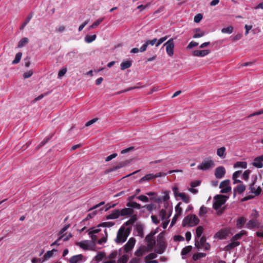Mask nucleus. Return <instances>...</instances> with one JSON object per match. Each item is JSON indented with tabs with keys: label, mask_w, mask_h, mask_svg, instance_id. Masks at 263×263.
<instances>
[{
	"label": "nucleus",
	"mask_w": 263,
	"mask_h": 263,
	"mask_svg": "<svg viewBox=\"0 0 263 263\" xmlns=\"http://www.w3.org/2000/svg\"><path fill=\"white\" fill-rule=\"evenodd\" d=\"M199 219L195 215H189L183 219L182 226L185 227L187 226L193 227L198 224Z\"/></svg>",
	"instance_id": "obj_1"
},
{
	"label": "nucleus",
	"mask_w": 263,
	"mask_h": 263,
	"mask_svg": "<svg viewBox=\"0 0 263 263\" xmlns=\"http://www.w3.org/2000/svg\"><path fill=\"white\" fill-rule=\"evenodd\" d=\"M195 246L198 250L202 248H204L205 250H209L211 248L210 245L206 242V238L204 236L200 239L195 238Z\"/></svg>",
	"instance_id": "obj_2"
},
{
	"label": "nucleus",
	"mask_w": 263,
	"mask_h": 263,
	"mask_svg": "<svg viewBox=\"0 0 263 263\" xmlns=\"http://www.w3.org/2000/svg\"><path fill=\"white\" fill-rule=\"evenodd\" d=\"M228 197L223 195H217L214 199L215 200L213 203V207L215 210H219L220 207L224 204L226 201Z\"/></svg>",
	"instance_id": "obj_3"
},
{
	"label": "nucleus",
	"mask_w": 263,
	"mask_h": 263,
	"mask_svg": "<svg viewBox=\"0 0 263 263\" xmlns=\"http://www.w3.org/2000/svg\"><path fill=\"white\" fill-rule=\"evenodd\" d=\"M157 233V230L154 231H152L147 235L145 239L147 242V249L148 251H151L153 250L154 246L156 244L155 239L154 238V236Z\"/></svg>",
	"instance_id": "obj_4"
},
{
	"label": "nucleus",
	"mask_w": 263,
	"mask_h": 263,
	"mask_svg": "<svg viewBox=\"0 0 263 263\" xmlns=\"http://www.w3.org/2000/svg\"><path fill=\"white\" fill-rule=\"evenodd\" d=\"M129 232L127 230L125 231V228H121L117 233L116 241L118 243L124 242L128 236Z\"/></svg>",
	"instance_id": "obj_5"
},
{
	"label": "nucleus",
	"mask_w": 263,
	"mask_h": 263,
	"mask_svg": "<svg viewBox=\"0 0 263 263\" xmlns=\"http://www.w3.org/2000/svg\"><path fill=\"white\" fill-rule=\"evenodd\" d=\"M215 166V163L211 158H207L203 160L201 163L198 166V169L205 171Z\"/></svg>",
	"instance_id": "obj_6"
},
{
	"label": "nucleus",
	"mask_w": 263,
	"mask_h": 263,
	"mask_svg": "<svg viewBox=\"0 0 263 263\" xmlns=\"http://www.w3.org/2000/svg\"><path fill=\"white\" fill-rule=\"evenodd\" d=\"M165 175H166V174L165 173H161V172H159L156 174H148L145 175L142 178H141L140 179L139 182H142L145 181H149L151 180H152L153 179H155V178H156L158 177L165 176Z\"/></svg>",
	"instance_id": "obj_7"
},
{
	"label": "nucleus",
	"mask_w": 263,
	"mask_h": 263,
	"mask_svg": "<svg viewBox=\"0 0 263 263\" xmlns=\"http://www.w3.org/2000/svg\"><path fill=\"white\" fill-rule=\"evenodd\" d=\"M230 182V180L226 179L220 183L219 188L221 189L220 191L221 193H228L231 191Z\"/></svg>",
	"instance_id": "obj_8"
},
{
	"label": "nucleus",
	"mask_w": 263,
	"mask_h": 263,
	"mask_svg": "<svg viewBox=\"0 0 263 263\" xmlns=\"http://www.w3.org/2000/svg\"><path fill=\"white\" fill-rule=\"evenodd\" d=\"M164 46H166V51L170 57H172L174 54V43L173 39H170L164 44Z\"/></svg>",
	"instance_id": "obj_9"
},
{
	"label": "nucleus",
	"mask_w": 263,
	"mask_h": 263,
	"mask_svg": "<svg viewBox=\"0 0 263 263\" xmlns=\"http://www.w3.org/2000/svg\"><path fill=\"white\" fill-rule=\"evenodd\" d=\"M136 242V240L134 238H130L124 246V251L126 253L130 251L134 248Z\"/></svg>",
	"instance_id": "obj_10"
},
{
	"label": "nucleus",
	"mask_w": 263,
	"mask_h": 263,
	"mask_svg": "<svg viewBox=\"0 0 263 263\" xmlns=\"http://www.w3.org/2000/svg\"><path fill=\"white\" fill-rule=\"evenodd\" d=\"M226 174V170L224 167L219 166L217 167L215 171V176L218 179L222 178Z\"/></svg>",
	"instance_id": "obj_11"
},
{
	"label": "nucleus",
	"mask_w": 263,
	"mask_h": 263,
	"mask_svg": "<svg viewBox=\"0 0 263 263\" xmlns=\"http://www.w3.org/2000/svg\"><path fill=\"white\" fill-rule=\"evenodd\" d=\"M165 248L166 245L164 241H160L158 242L155 251L156 253L162 254L164 252Z\"/></svg>",
	"instance_id": "obj_12"
},
{
	"label": "nucleus",
	"mask_w": 263,
	"mask_h": 263,
	"mask_svg": "<svg viewBox=\"0 0 263 263\" xmlns=\"http://www.w3.org/2000/svg\"><path fill=\"white\" fill-rule=\"evenodd\" d=\"M210 53V50H194L192 52L193 55L198 57H203Z\"/></svg>",
	"instance_id": "obj_13"
},
{
	"label": "nucleus",
	"mask_w": 263,
	"mask_h": 263,
	"mask_svg": "<svg viewBox=\"0 0 263 263\" xmlns=\"http://www.w3.org/2000/svg\"><path fill=\"white\" fill-rule=\"evenodd\" d=\"M157 41V39L156 38H155L153 39L152 40H147L140 48V51L142 52L145 51L147 46L149 45H151L152 46L154 45L155 44H156V42Z\"/></svg>",
	"instance_id": "obj_14"
},
{
	"label": "nucleus",
	"mask_w": 263,
	"mask_h": 263,
	"mask_svg": "<svg viewBox=\"0 0 263 263\" xmlns=\"http://www.w3.org/2000/svg\"><path fill=\"white\" fill-rule=\"evenodd\" d=\"M134 211L132 208H124L122 210H120V214L122 216H129L133 215L134 214Z\"/></svg>",
	"instance_id": "obj_15"
},
{
	"label": "nucleus",
	"mask_w": 263,
	"mask_h": 263,
	"mask_svg": "<svg viewBox=\"0 0 263 263\" xmlns=\"http://www.w3.org/2000/svg\"><path fill=\"white\" fill-rule=\"evenodd\" d=\"M150 252L148 251L146 247L144 246H140L138 249H137L135 252V254L136 256L138 257L142 256L145 252Z\"/></svg>",
	"instance_id": "obj_16"
},
{
	"label": "nucleus",
	"mask_w": 263,
	"mask_h": 263,
	"mask_svg": "<svg viewBox=\"0 0 263 263\" xmlns=\"http://www.w3.org/2000/svg\"><path fill=\"white\" fill-rule=\"evenodd\" d=\"M120 216V210L116 209L112 211V213L106 216V219H115Z\"/></svg>",
	"instance_id": "obj_17"
},
{
	"label": "nucleus",
	"mask_w": 263,
	"mask_h": 263,
	"mask_svg": "<svg viewBox=\"0 0 263 263\" xmlns=\"http://www.w3.org/2000/svg\"><path fill=\"white\" fill-rule=\"evenodd\" d=\"M259 225L258 221L256 219H251L246 224V227L248 229H252L257 227Z\"/></svg>",
	"instance_id": "obj_18"
},
{
	"label": "nucleus",
	"mask_w": 263,
	"mask_h": 263,
	"mask_svg": "<svg viewBox=\"0 0 263 263\" xmlns=\"http://www.w3.org/2000/svg\"><path fill=\"white\" fill-rule=\"evenodd\" d=\"M239 245L240 242L239 241H233L224 247V250L226 251H230Z\"/></svg>",
	"instance_id": "obj_19"
},
{
	"label": "nucleus",
	"mask_w": 263,
	"mask_h": 263,
	"mask_svg": "<svg viewBox=\"0 0 263 263\" xmlns=\"http://www.w3.org/2000/svg\"><path fill=\"white\" fill-rule=\"evenodd\" d=\"M253 165L259 168L263 167V163L259 156L256 157L254 159V162H253Z\"/></svg>",
	"instance_id": "obj_20"
},
{
	"label": "nucleus",
	"mask_w": 263,
	"mask_h": 263,
	"mask_svg": "<svg viewBox=\"0 0 263 263\" xmlns=\"http://www.w3.org/2000/svg\"><path fill=\"white\" fill-rule=\"evenodd\" d=\"M83 256L82 254H79L72 256L69 260L70 263H77L79 261L82 259Z\"/></svg>",
	"instance_id": "obj_21"
},
{
	"label": "nucleus",
	"mask_w": 263,
	"mask_h": 263,
	"mask_svg": "<svg viewBox=\"0 0 263 263\" xmlns=\"http://www.w3.org/2000/svg\"><path fill=\"white\" fill-rule=\"evenodd\" d=\"M247 234V232L245 230L241 231L239 233L235 234L232 238V241H236L238 239H240L243 235Z\"/></svg>",
	"instance_id": "obj_22"
},
{
	"label": "nucleus",
	"mask_w": 263,
	"mask_h": 263,
	"mask_svg": "<svg viewBox=\"0 0 263 263\" xmlns=\"http://www.w3.org/2000/svg\"><path fill=\"white\" fill-rule=\"evenodd\" d=\"M246 222V219L244 217H239L237 221V227L239 229L242 228Z\"/></svg>",
	"instance_id": "obj_23"
},
{
	"label": "nucleus",
	"mask_w": 263,
	"mask_h": 263,
	"mask_svg": "<svg viewBox=\"0 0 263 263\" xmlns=\"http://www.w3.org/2000/svg\"><path fill=\"white\" fill-rule=\"evenodd\" d=\"M126 206L132 209H140L141 208V205L134 201L128 202L126 203Z\"/></svg>",
	"instance_id": "obj_24"
},
{
	"label": "nucleus",
	"mask_w": 263,
	"mask_h": 263,
	"mask_svg": "<svg viewBox=\"0 0 263 263\" xmlns=\"http://www.w3.org/2000/svg\"><path fill=\"white\" fill-rule=\"evenodd\" d=\"M136 230L138 235L142 238L144 236L143 225L141 224H137Z\"/></svg>",
	"instance_id": "obj_25"
},
{
	"label": "nucleus",
	"mask_w": 263,
	"mask_h": 263,
	"mask_svg": "<svg viewBox=\"0 0 263 263\" xmlns=\"http://www.w3.org/2000/svg\"><path fill=\"white\" fill-rule=\"evenodd\" d=\"M132 63L131 61L128 60L123 62L121 64V69L123 70L129 68L132 66Z\"/></svg>",
	"instance_id": "obj_26"
},
{
	"label": "nucleus",
	"mask_w": 263,
	"mask_h": 263,
	"mask_svg": "<svg viewBox=\"0 0 263 263\" xmlns=\"http://www.w3.org/2000/svg\"><path fill=\"white\" fill-rule=\"evenodd\" d=\"M196 33L193 35V38L196 39L202 37L204 35L205 33L204 31H201L200 28H196L194 30Z\"/></svg>",
	"instance_id": "obj_27"
},
{
	"label": "nucleus",
	"mask_w": 263,
	"mask_h": 263,
	"mask_svg": "<svg viewBox=\"0 0 263 263\" xmlns=\"http://www.w3.org/2000/svg\"><path fill=\"white\" fill-rule=\"evenodd\" d=\"M226 148L225 147H221L219 148H218L217 150V155L219 157H225L226 155Z\"/></svg>",
	"instance_id": "obj_28"
},
{
	"label": "nucleus",
	"mask_w": 263,
	"mask_h": 263,
	"mask_svg": "<svg viewBox=\"0 0 263 263\" xmlns=\"http://www.w3.org/2000/svg\"><path fill=\"white\" fill-rule=\"evenodd\" d=\"M178 197H181L183 202L188 203L190 201V197L184 193H180L178 194Z\"/></svg>",
	"instance_id": "obj_29"
},
{
	"label": "nucleus",
	"mask_w": 263,
	"mask_h": 263,
	"mask_svg": "<svg viewBox=\"0 0 263 263\" xmlns=\"http://www.w3.org/2000/svg\"><path fill=\"white\" fill-rule=\"evenodd\" d=\"M29 42V40L27 37L22 38L18 43L17 47L22 48L25 46Z\"/></svg>",
	"instance_id": "obj_30"
},
{
	"label": "nucleus",
	"mask_w": 263,
	"mask_h": 263,
	"mask_svg": "<svg viewBox=\"0 0 263 263\" xmlns=\"http://www.w3.org/2000/svg\"><path fill=\"white\" fill-rule=\"evenodd\" d=\"M137 219V218L136 215H132L130 218L125 222L124 224L127 226L129 225H132L136 222Z\"/></svg>",
	"instance_id": "obj_31"
},
{
	"label": "nucleus",
	"mask_w": 263,
	"mask_h": 263,
	"mask_svg": "<svg viewBox=\"0 0 263 263\" xmlns=\"http://www.w3.org/2000/svg\"><path fill=\"white\" fill-rule=\"evenodd\" d=\"M192 248L193 247L192 246H187L185 247L181 251V255L183 256L186 255L191 251Z\"/></svg>",
	"instance_id": "obj_32"
},
{
	"label": "nucleus",
	"mask_w": 263,
	"mask_h": 263,
	"mask_svg": "<svg viewBox=\"0 0 263 263\" xmlns=\"http://www.w3.org/2000/svg\"><path fill=\"white\" fill-rule=\"evenodd\" d=\"M206 255V253H197L194 254L193 256V259L195 261H196L199 259L201 258H203L205 257Z\"/></svg>",
	"instance_id": "obj_33"
},
{
	"label": "nucleus",
	"mask_w": 263,
	"mask_h": 263,
	"mask_svg": "<svg viewBox=\"0 0 263 263\" xmlns=\"http://www.w3.org/2000/svg\"><path fill=\"white\" fill-rule=\"evenodd\" d=\"M203 231V228L201 226H199L196 228V238H199L202 235V234Z\"/></svg>",
	"instance_id": "obj_34"
},
{
	"label": "nucleus",
	"mask_w": 263,
	"mask_h": 263,
	"mask_svg": "<svg viewBox=\"0 0 263 263\" xmlns=\"http://www.w3.org/2000/svg\"><path fill=\"white\" fill-rule=\"evenodd\" d=\"M77 245L80 246L81 248L83 249L84 250L88 249L87 241H82L80 242H77Z\"/></svg>",
	"instance_id": "obj_35"
},
{
	"label": "nucleus",
	"mask_w": 263,
	"mask_h": 263,
	"mask_svg": "<svg viewBox=\"0 0 263 263\" xmlns=\"http://www.w3.org/2000/svg\"><path fill=\"white\" fill-rule=\"evenodd\" d=\"M96 35L95 34L92 35H87L85 37V41L86 42L90 43L95 41L96 39Z\"/></svg>",
	"instance_id": "obj_36"
},
{
	"label": "nucleus",
	"mask_w": 263,
	"mask_h": 263,
	"mask_svg": "<svg viewBox=\"0 0 263 263\" xmlns=\"http://www.w3.org/2000/svg\"><path fill=\"white\" fill-rule=\"evenodd\" d=\"M22 56V52H18L17 53H16V54L15 55V59L12 61V63L13 64H16L18 63L21 59Z\"/></svg>",
	"instance_id": "obj_37"
},
{
	"label": "nucleus",
	"mask_w": 263,
	"mask_h": 263,
	"mask_svg": "<svg viewBox=\"0 0 263 263\" xmlns=\"http://www.w3.org/2000/svg\"><path fill=\"white\" fill-rule=\"evenodd\" d=\"M115 224L112 222H104L98 225V227H111Z\"/></svg>",
	"instance_id": "obj_38"
},
{
	"label": "nucleus",
	"mask_w": 263,
	"mask_h": 263,
	"mask_svg": "<svg viewBox=\"0 0 263 263\" xmlns=\"http://www.w3.org/2000/svg\"><path fill=\"white\" fill-rule=\"evenodd\" d=\"M247 166V164L246 162H241V161H238L234 164L235 167H242L246 168Z\"/></svg>",
	"instance_id": "obj_39"
},
{
	"label": "nucleus",
	"mask_w": 263,
	"mask_h": 263,
	"mask_svg": "<svg viewBox=\"0 0 263 263\" xmlns=\"http://www.w3.org/2000/svg\"><path fill=\"white\" fill-rule=\"evenodd\" d=\"M181 204V203L179 202L175 206V211L176 212V215H177L178 216H180L182 212V208L180 207Z\"/></svg>",
	"instance_id": "obj_40"
},
{
	"label": "nucleus",
	"mask_w": 263,
	"mask_h": 263,
	"mask_svg": "<svg viewBox=\"0 0 263 263\" xmlns=\"http://www.w3.org/2000/svg\"><path fill=\"white\" fill-rule=\"evenodd\" d=\"M233 30V27L231 26L226 28H223L221 30V32L223 33L231 34Z\"/></svg>",
	"instance_id": "obj_41"
},
{
	"label": "nucleus",
	"mask_w": 263,
	"mask_h": 263,
	"mask_svg": "<svg viewBox=\"0 0 263 263\" xmlns=\"http://www.w3.org/2000/svg\"><path fill=\"white\" fill-rule=\"evenodd\" d=\"M157 257V254L154 253H151L147 255L145 257V261H151V260Z\"/></svg>",
	"instance_id": "obj_42"
},
{
	"label": "nucleus",
	"mask_w": 263,
	"mask_h": 263,
	"mask_svg": "<svg viewBox=\"0 0 263 263\" xmlns=\"http://www.w3.org/2000/svg\"><path fill=\"white\" fill-rule=\"evenodd\" d=\"M246 190V186L243 184H239L237 186L236 190L239 194L242 193Z\"/></svg>",
	"instance_id": "obj_43"
},
{
	"label": "nucleus",
	"mask_w": 263,
	"mask_h": 263,
	"mask_svg": "<svg viewBox=\"0 0 263 263\" xmlns=\"http://www.w3.org/2000/svg\"><path fill=\"white\" fill-rule=\"evenodd\" d=\"M128 260L127 256L124 255L119 258L117 263H126Z\"/></svg>",
	"instance_id": "obj_44"
},
{
	"label": "nucleus",
	"mask_w": 263,
	"mask_h": 263,
	"mask_svg": "<svg viewBox=\"0 0 263 263\" xmlns=\"http://www.w3.org/2000/svg\"><path fill=\"white\" fill-rule=\"evenodd\" d=\"M103 18H99L98 20H97L96 21H95L90 26V29H93V28H96V27H97L99 24H100V23L103 21Z\"/></svg>",
	"instance_id": "obj_45"
},
{
	"label": "nucleus",
	"mask_w": 263,
	"mask_h": 263,
	"mask_svg": "<svg viewBox=\"0 0 263 263\" xmlns=\"http://www.w3.org/2000/svg\"><path fill=\"white\" fill-rule=\"evenodd\" d=\"M160 216L161 217V219L164 220L165 219L167 218L169 216H167L166 215V211L164 209H162L160 211Z\"/></svg>",
	"instance_id": "obj_46"
},
{
	"label": "nucleus",
	"mask_w": 263,
	"mask_h": 263,
	"mask_svg": "<svg viewBox=\"0 0 263 263\" xmlns=\"http://www.w3.org/2000/svg\"><path fill=\"white\" fill-rule=\"evenodd\" d=\"M216 235L217 238L221 239L225 238L226 233L223 231H220L216 233Z\"/></svg>",
	"instance_id": "obj_47"
},
{
	"label": "nucleus",
	"mask_w": 263,
	"mask_h": 263,
	"mask_svg": "<svg viewBox=\"0 0 263 263\" xmlns=\"http://www.w3.org/2000/svg\"><path fill=\"white\" fill-rule=\"evenodd\" d=\"M56 251L55 250L53 249L51 251H48L44 255V257L45 259H48L53 255V252Z\"/></svg>",
	"instance_id": "obj_48"
},
{
	"label": "nucleus",
	"mask_w": 263,
	"mask_h": 263,
	"mask_svg": "<svg viewBox=\"0 0 263 263\" xmlns=\"http://www.w3.org/2000/svg\"><path fill=\"white\" fill-rule=\"evenodd\" d=\"M105 254L104 253L100 252L95 257V259L97 261H101L105 256Z\"/></svg>",
	"instance_id": "obj_49"
},
{
	"label": "nucleus",
	"mask_w": 263,
	"mask_h": 263,
	"mask_svg": "<svg viewBox=\"0 0 263 263\" xmlns=\"http://www.w3.org/2000/svg\"><path fill=\"white\" fill-rule=\"evenodd\" d=\"M136 198L145 202H148L149 200V199L147 196L143 195L137 197Z\"/></svg>",
	"instance_id": "obj_50"
},
{
	"label": "nucleus",
	"mask_w": 263,
	"mask_h": 263,
	"mask_svg": "<svg viewBox=\"0 0 263 263\" xmlns=\"http://www.w3.org/2000/svg\"><path fill=\"white\" fill-rule=\"evenodd\" d=\"M198 45V43L196 42H191L187 46L186 48L187 49H191L194 47H196Z\"/></svg>",
	"instance_id": "obj_51"
},
{
	"label": "nucleus",
	"mask_w": 263,
	"mask_h": 263,
	"mask_svg": "<svg viewBox=\"0 0 263 263\" xmlns=\"http://www.w3.org/2000/svg\"><path fill=\"white\" fill-rule=\"evenodd\" d=\"M167 39V36H165L164 37L160 38L156 44V46L158 47L160 45H161L162 43H163L165 41H166Z\"/></svg>",
	"instance_id": "obj_52"
},
{
	"label": "nucleus",
	"mask_w": 263,
	"mask_h": 263,
	"mask_svg": "<svg viewBox=\"0 0 263 263\" xmlns=\"http://www.w3.org/2000/svg\"><path fill=\"white\" fill-rule=\"evenodd\" d=\"M202 18V15L199 13L195 16L194 20L195 23H199Z\"/></svg>",
	"instance_id": "obj_53"
},
{
	"label": "nucleus",
	"mask_w": 263,
	"mask_h": 263,
	"mask_svg": "<svg viewBox=\"0 0 263 263\" xmlns=\"http://www.w3.org/2000/svg\"><path fill=\"white\" fill-rule=\"evenodd\" d=\"M207 213V209L204 206H201L199 210V215H203Z\"/></svg>",
	"instance_id": "obj_54"
},
{
	"label": "nucleus",
	"mask_w": 263,
	"mask_h": 263,
	"mask_svg": "<svg viewBox=\"0 0 263 263\" xmlns=\"http://www.w3.org/2000/svg\"><path fill=\"white\" fill-rule=\"evenodd\" d=\"M250 173V171L249 170H246L244 172L242 175V177L245 180L247 181L248 180Z\"/></svg>",
	"instance_id": "obj_55"
},
{
	"label": "nucleus",
	"mask_w": 263,
	"mask_h": 263,
	"mask_svg": "<svg viewBox=\"0 0 263 263\" xmlns=\"http://www.w3.org/2000/svg\"><path fill=\"white\" fill-rule=\"evenodd\" d=\"M261 114H263V109H261L257 111H256L251 115H250L249 116H248V118H251L252 117H254L255 116H258V115H261Z\"/></svg>",
	"instance_id": "obj_56"
},
{
	"label": "nucleus",
	"mask_w": 263,
	"mask_h": 263,
	"mask_svg": "<svg viewBox=\"0 0 263 263\" xmlns=\"http://www.w3.org/2000/svg\"><path fill=\"white\" fill-rule=\"evenodd\" d=\"M117 156V154L114 153V154L109 155V156L105 158V161L108 162V161L111 160L112 159L116 158Z\"/></svg>",
	"instance_id": "obj_57"
},
{
	"label": "nucleus",
	"mask_w": 263,
	"mask_h": 263,
	"mask_svg": "<svg viewBox=\"0 0 263 263\" xmlns=\"http://www.w3.org/2000/svg\"><path fill=\"white\" fill-rule=\"evenodd\" d=\"M33 74V72L32 70L28 71L25 72L23 74V77L24 79H27L30 78Z\"/></svg>",
	"instance_id": "obj_58"
},
{
	"label": "nucleus",
	"mask_w": 263,
	"mask_h": 263,
	"mask_svg": "<svg viewBox=\"0 0 263 263\" xmlns=\"http://www.w3.org/2000/svg\"><path fill=\"white\" fill-rule=\"evenodd\" d=\"M201 181L200 180H196L191 183V186L192 187L194 188L199 185Z\"/></svg>",
	"instance_id": "obj_59"
},
{
	"label": "nucleus",
	"mask_w": 263,
	"mask_h": 263,
	"mask_svg": "<svg viewBox=\"0 0 263 263\" xmlns=\"http://www.w3.org/2000/svg\"><path fill=\"white\" fill-rule=\"evenodd\" d=\"M117 170V167L116 166H113L112 167L106 170L105 171H104V174H107L110 172H114Z\"/></svg>",
	"instance_id": "obj_60"
},
{
	"label": "nucleus",
	"mask_w": 263,
	"mask_h": 263,
	"mask_svg": "<svg viewBox=\"0 0 263 263\" xmlns=\"http://www.w3.org/2000/svg\"><path fill=\"white\" fill-rule=\"evenodd\" d=\"M184 237H182V236L181 235H175L174 236V241H183L184 240Z\"/></svg>",
	"instance_id": "obj_61"
},
{
	"label": "nucleus",
	"mask_w": 263,
	"mask_h": 263,
	"mask_svg": "<svg viewBox=\"0 0 263 263\" xmlns=\"http://www.w3.org/2000/svg\"><path fill=\"white\" fill-rule=\"evenodd\" d=\"M151 218L152 220V221L155 223V224H157L159 223V220L158 219L157 216L156 215H152Z\"/></svg>",
	"instance_id": "obj_62"
},
{
	"label": "nucleus",
	"mask_w": 263,
	"mask_h": 263,
	"mask_svg": "<svg viewBox=\"0 0 263 263\" xmlns=\"http://www.w3.org/2000/svg\"><path fill=\"white\" fill-rule=\"evenodd\" d=\"M164 241V234L163 233H160L157 236V241L159 242L160 241Z\"/></svg>",
	"instance_id": "obj_63"
},
{
	"label": "nucleus",
	"mask_w": 263,
	"mask_h": 263,
	"mask_svg": "<svg viewBox=\"0 0 263 263\" xmlns=\"http://www.w3.org/2000/svg\"><path fill=\"white\" fill-rule=\"evenodd\" d=\"M126 164L127 163L126 162H121L115 166L117 167V169L118 170L125 166Z\"/></svg>",
	"instance_id": "obj_64"
}]
</instances>
